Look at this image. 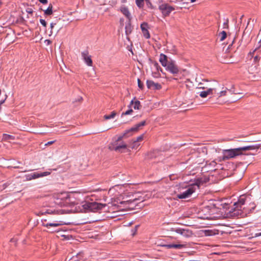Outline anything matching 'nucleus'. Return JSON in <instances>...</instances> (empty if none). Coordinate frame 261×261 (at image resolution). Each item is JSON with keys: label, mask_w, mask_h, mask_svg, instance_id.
<instances>
[{"label": "nucleus", "mask_w": 261, "mask_h": 261, "mask_svg": "<svg viewBox=\"0 0 261 261\" xmlns=\"http://www.w3.org/2000/svg\"><path fill=\"white\" fill-rule=\"evenodd\" d=\"M241 154H242L240 147L234 149H225L223 150V156L219 157L218 160L220 162L225 161Z\"/></svg>", "instance_id": "obj_1"}, {"label": "nucleus", "mask_w": 261, "mask_h": 261, "mask_svg": "<svg viewBox=\"0 0 261 261\" xmlns=\"http://www.w3.org/2000/svg\"><path fill=\"white\" fill-rule=\"evenodd\" d=\"M129 135L124 136L123 134L122 136H119L116 140L113 141L109 148L112 150L121 152V149H125L127 147V145L122 141V139L123 138L127 137Z\"/></svg>", "instance_id": "obj_2"}, {"label": "nucleus", "mask_w": 261, "mask_h": 261, "mask_svg": "<svg viewBox=\"0 0 261 261\" xmlns=\"http://www.w3.org/2000/svg\"><path fill=\"white\" fill-rule=\"evenodd\" d=\"M105 206V204H101L95 202H87L83 205L85 209L92 212H95L97 210H101Z\"/></svg>", "instance_id": "obj_3"}, {"label": "nucleus", "mask_w": 261, "mask_h": 261, "mask_svg": "<svg viewBox=\"0 0 261 261\" xmlns=\"http://www.w3.org/2000/svg\"><path fill=\"white\" fill-rule=\"evenodd\" d=\"M123 196L122 195H120L119 197L116 198H112V200H114V201H112V204L114 205H116L118 204H126L129 203H131L136 200H137L136 198H133V199H126L124 200V198L122 197Z\"/></svg>", "instance_id": "obj_4"}, {"label": "nucleus", "mask_w": 261, "mask_h": 261, "mask_svg": "<svg viewBox=\"0 0 261 261\" xmlns=\"http://www.w3.org/2000/svg\"><path fill=\"white\" fill-rule=\"evenodd\" d=\"M159 10L161 11L164 17L169 16L171 12L175 9L168 4H163L161 5L159 7Z\"/></svg>", "instance_id": "obj_5"}, {"label": "nucleus", "mask_w": 261, "mask_h": 261, "mask_svg": "<svg viewBox=\"0 0 261 261\" xmlns=\"http://www.w3.org/2000/svg\"><path fill=\"white\" fill-rule=\"evenodd\" d=\"M50 174V172H44L41 173L34 172L31 174L25 175V177L27 180H31L32 179H36L39 177L45 176Z\"/></svg>", "instance_id": "obj_6"}, {"label": "nucleus", "mask_w": 261, "mask_h": 261, "mask_svg": "<svg viewBox=\"0 0 261 261\" xmlns=\"http://www.w3.org/2000/svg\"><path fill=\"white\" fill-rule=\"evenodd\" d=\"M195 191L194 186L189 187L185 191L178 194L177 197L179 199H185L189 197Z\"/></svg>", "instance_id": "obj_7"}, {"label": "nucleus", "mask_w": 261, "mask_h": 261, "mask_svg": "<svg viewBox=\"0 0 261 261\" xmlns=\"http://www.w3.org/2000/svg\"><path fill=\"white\" fill-rule=\"evenodd\" d=\"M166 70L169 71L173 74H176L178 73L179 70L178 66L175 64V62L173 60L168 63L167 66L165 67Z\"/></svg>", "instance_id": "obj_8"}, {"label": "nucleus", "mask_w": 261, "mask_h": 261, "mask_svg": "<svg viewBox=\"0 0 261 261\" xmlns=\"http://www.w3.org/2000/svg\"><path fill=\"white\" fill-rule=\"evenodd\" d=\"M145 121H142L138 124H137L135 126L132 127L130 129L125 130V132L123 133V136H126V135H132L131 134L133 132H137L141 127L145 125Z\"/></svg>", "instance_id": "obj_9"}, {"label": "nucleus", "mask_w": 261, "mask_h": 261, "mask_svg": "<svg viewBox=\"0 0 261 261\" xmlns=\"http://www.w3.org/2000/svg\"><path fill=\"white\" fill-rule=\"evenodd\" d=\"M145 121H142L138 124H137L135 126L132 127L130 129L125 130V132L123 133V136H126V135H132L131 134L133 132H137L141 127L145 125Z\"/></svg>", "instance_id": "obj_10"}, {"label": "nucleus", "mask_w": 261, "mask_h": 261, "mask_svg": "<svg viewBox=\"0 0 261 261\" xmlns=\"http://www.w3.org/2000/svg\"><path fill=\"white\" fill-rule=\"evenodd\" d=\"M145 121H142L138 124H137L135 126L132 127L130 129L125 130V132L123 133V136H126V135H132L131 134L133 132H137L141 127L145 125Z\"/></svg>", "instance_id": "obj_11"}, {"label": "nucleus", "mask_w": 261, "mask_h": 261, "mask_svg": "<svg viewBox=\"0 0 261 261\" xmlns=\"http://www.w3.org/2000/svg\"><path fill=\"white\" fill-rule=\"evenodd\" d=\"M81 55L86 64L89 66H92L93 62L91 56L89 55L88 51L87 50L84 51L81 53Z\"/></svg>", "instance_id": "obj_12"}, {"label": "nucleus", "mask_w": 261, "mask_h": 261, "mask_svg": "<svg viewBox=\"0 0 261 261\" xmlns=\"http://www.w3.org/2000/svg\"><path fill=\"white\" fill-rule=\"evenodd\" d=\"M66 223L62 220H55L52 222L43 223V226L49 228V227H57L65 224Z\"/></svg>", "instance_id": "obj_13"}, {"label": "nucleus", "mask_w": 261, "mask_h": 261, "mask_svg": "<svg viewBox=\"0 0 261 261\" xmlns=\"http://www.w3.org/2000/svg\"><path fill=\"white\" fill-rule=\"evenodd\" d=\"M146 84L148 88L153 90H159L162 88V86L160 84L154 83L152 81H147Z\"/></svg>", "instance_id": "obj_14"}, {"label": "nucleus", "mask_w": 261, "mask_h": 261, "mask_svg": "<svg viewBox=\"0 0 261 261\" xmlns=\"http://www.w3.org/2000/svg\"><path fill=\"white\" fill-rule=\"evenodd\" d=\"M172 60L169 59L167 56L163 54H160L159 61L164 67L167 66L169 63Z\"/></svg>", "instance_id": "obj_15"}, {"label": "nucleus", "mask_w": 261, "mask_h": 261, "mask_svg": "<svg viewBox=\"0 0 261 261\" xmlns=\"http://www.w3.org/2000/svg\"><path fill=\"white\" fill-rule=\"evenodd\" d=\"M141 29L143 34V36L147 39L150 38V34L147 30L148 24L146 22H143L141 24Z\"/></svg>", "instance_id": "obj_16"}, {"label": "nucleus", "mask_w": 261, "mask_h": 261, "mask_svg": "<svg viewBox=\"0 0 261 261\" xmlns=\"http://www.w3.org/2000/svg\"><path fill=\"white\" fill-rule=\"evenodd\" d=\"M120 11L129 20L131 19V14L128 8L122 6L120 7Z\"/></svg>", "instance_id": "obj_17"}, {"label": "nucleus", "mask_w": 261, "mask_h": 261, "mask_svg": "<svg viewBox=\"0 0 261 261\" xmlns=\"http://www.w3.org/2000/svg\"><path fill=\"white\" fill-rule=\"evenodd\" d=\"M163 246L165 247L167 249H170L173 248L175 249H180L183 248H186L187 247V244H166L163 245Z\"/></svg>", "instance_id": "obj_18"}, {"label": "nucleus", "mask_w": 261, "mask_h": 261, "mask_svg": "<svg viewBox=\"0 0 261 261\" xmlns=\"http://www.w3.org/2000/svg\"><path fill=\"white\" fill-rule=\"evenodd\" d=\"M135 99L136 98H134V99L130 101L129 107L130 108L132 106L134 109L139 110L141 107V103L139 100H135Z\"/></svg>", "instance_id": "obj_19"}, {"label": "nucleus", "mask_w": 261, "mask_h": 261, "mask_svg": "<svg viewBox=\"0 0 261 261\" xmlns=\"http://www.w3.org/2000/svg\"><path fill=\"white\" fill-rule=\"evenodd\" d=\"M214 90V88H208L207 89V90L201 92L199 95L202 98L206 97L208 95H211L213 93Z\"/></svg>", "instance_id": "obj_20"}, {"label": "nucleus", "mask_w": 261, "mask_h": 261, "mask_svg": "<svg viewBox=\"0 0 261 261\" xmlns=\"http://www.w3.org/2000/svg\"><path fill=\"white\" fill-rule=\"evenodd\" d=\"M259 148V146H257V145H249V146L240 147V149H241L242 154H243V151L257 149H258Z\"/></svg>", "instance_id": "obj_21"}, {"label": "nucleus", "mask_w": 261, "mask_h": 261, "mask_svg": "<svg viewBox=\"0 0 261 261\" xmlns=\"http://www.w3.org/2000/svg\"><path fill=\"white\" fill-rule=\"evenodd\" d=\"M245 202V197L244 196H241L239 199L238 201L234 203V205H236V208L238 209H241L242 205L244 204Z\"/></svg>", "instance_id": "obj_22"}, {"label": "nucleus", "mask_w": 261, "mask_h": 261, "mask_svg": "<svg viewBox=\"0 0 261 261\" xmlns=\"http://www.w3.org/2000/svg\"><path fill=\"white\" fill-rule=\"evenodd\" d=\"M125 29V34L127 36H128L132 33V30H133V27L130 22H128V23H127L126 24Z\"/></svg>", "instance_id": "obj_23"}, {"label": "nucleus", "mask_w": 261, "mask_h": 261, "mask_svg": "<svg viewBox=\"0 0 261 261\" xmlns=\"http://www.w3.org/2000/svg\"><path fill=\"white\" fill-rule=\"evenodd\" d=\"M181 235L186 238H189L192 236V233L191 231L188 229H183Z\"/></svg>", "instance_id": "obj_24"}, {"label": "nucleus", "mask_w": 261, "mask_h": 261, "mask_svg": "<svg viewBox=\"0 0 261 261\" xmlns=\"http://www.w3.org/2000/svg\"><path fill=\"white\" fill-rule=\"evenodd\" d=\"M140 145V143L138 142L136 140H133L129 145V147L133 149H137Z\"/></svg>", "instance_id": "obj_25"}, {"label": "nucleus", "mask_w": 261, "mask_h": 261, "mask_svg": "<svg viewBox=\"0 0 261 261\" xmlns=\"http://www.w3.org/2000/svg\"><path fill=\"white\" fill-rule=\"evenodd\" d=\"M2 139L4 141H10L11 140H14V137L13 136L8 134H4Z\"/></svg>", "instance_id": "obj_26"}, {"label": "nucleus", "mask_w": 261, "mask_h": 261, "mask_svg": "<svg viewBox=\"0 0 261 261\" xmlns=\"http://www.w3.org/2000/svg\"><path fill=\"white\" fill-rule=\"evenodd\" d=\"M53 13V6L50 4L47 9L44 10V14L46 15H50Z\"/></svg>", "instance_id": "obj_27"}, {"label": "nucleus", "mask_w": 261, "mask_h": 261, "mask_svg": "<svg viewBox=\"0 0 261 261\" xmlns=\"http://www.w3.org/2000/svg\"><path fill=\"white\" fill-rule=\"evenodd\" d=\"M208 88H211L210 86L206 84L204 85L203 83H199L198 85L197 88L198 89H207Z\"/></svg>", "instance_id": "obj_28"}, {"label": "nucleus", "mask_w": 261, "mask_h": 261, "mask_svg": "<svg viewBox=\"0 0 261 261\" xmlns=\"http://www.w3.org/2000/svg\"><path fill=\"white\" fill-rule=\"evenodd\" d=\"M116 113L115 111H113L110 115H106L104 116V118L106 120L114 118L116 116Z\"/></svg>", "instance_id": "obj_29"}, {"label": "nucleus", "mask_w": 261, "mask_h": 261, "mask_svg": "<svg viewBox=\"0 0 261 261\" xmlns=\"http://www.w3.org/2000/svg\"><path fill=\"white\" fill-rule=\"evenodd\" d=\"M136 4L139 8H142L144 6V0H136Z\"/></svg>", "instance_id": "obj_30"}, {"label": "nucleus", "mask_w": 261, "mask_h": 261, "mask_svg": "<svg viewBox=\"0 0 261 261\" xmlns=\"http://www.w3.org/2000/svg\"><path fill=\"white\" fill-rule=\"evenodd\" d=\"M219 37H220V40L221 41H223L226 38V33L225 31H222L219 34Z\"/></svg>", "instance_id": "obj_31"}, {"label": "nucleus", "mask_w": 261, "mask_h": 261, "mask_svg": "<svg viewBox=\"0 0 261 261\" xmlns=\"http://www.w3.org/2000/svg\"><path fill=\"white\" fill-rule=\"evenodd\" d=\"M60 196H61V197L60 198V199H65L66 203H68L67 200H69V198L67 193H62Z\"/></svg>", "instance_id": "obj_32"}, {"label": "nucleus", "mask_w": 261, "mask_h": 261, "mask_svg": "<svg viewBox=\"0 0 261 261\" xmlns=\"http://www.w3.org/2000/svg\"><path fill=\"white\" fill-rule=\"evenodd\" d=\"M183 229L184 228H172L171 229V231H174L177 233L181 234Z\"/></svg>", "instance_id": "obj_33"}, {"label": "nucleus", "mask_w": 261, "mask_h": 261, "mask_svg": "<svg viewBox=\"0 0 261 261\" xmlns=\"http://www.w3.org/2000/svg\"><path fill=\"white\" fill-rule=\"evenodd\" d=\"M57 24V22H51L50 24V34H49V36L51 35L53 33V29L55 27V26Z\"/></svg>", "instance_id": "obj_34"}, {"label": "nucleus", "mask_w": 261, "mask_h": 261, "mask_svg": "<svg viewBox=\"0 0 261 261\" xmlns=\"http://www.w3.org/2000/svg\"><path fill=\"white\" fill-rule=\"evenodd\" d=\"M226 90L221 91L220 93H217V95L219 97L225 96L226 95Z\"/></svg>", "instance_id": "obj_35"}, {"label": "nucleus", "mask_w": 261, "mask_h": 261, "mask_svg": "<svg viewBox=\"0 0 261 261\" xmlns=\"http://www.w3.org/2000/svg\"><path fill=\"white\" fill-rule=\"evenodd\" d=\"M133 110L132 109H130L129 110L126 111L125 112L123 113L122 114V116L123 115H130L133 113Z\"/></svg>", "instance_id": "obj_36"}, {"label": "nucleus", "mask_w": 261, "mask_h": 261, "mask_svg": "<svg viewBox=\"0 0 261 261\" xmlns=\"http://www.w3.org/2000/svg\"><path fill=\"white\" fill-rule=\"evenodd\" d=\"M143 138H144V135L142 134V135H140V136H139L138 137H137V139L135 140L136 141H137L138 142L140 143L143 140Z\"/></svg>", "instance_id": "obj_37"}, {"label": "nucleus", "mask_w": 261, "mask_h": 261, "mask_svg": "<svg viewBox=\"0 0 261 261\" xmlns=\"http://www.w3.org/2000/svg\"><path fill=\"white\" fill-rule=\"evenodd\" d=\"M138 86L141 89L143 88V84L139 79H138Z\"/></svg>", "instance_id": "obj_38"}, {"label": "nucleus", "mask_w": 261, "mask_h": 261, "mask_svg": "<svg viewBox=\"0 0 261 261\" xmlns=\"http://www.w3.org/2000/svg\"><path fill=\"white\" fill-rule=\"evenodd\" d=\"M40 23L44 27H46V25H47V23L45 21V20L43 19H40Z\"/></svg>", "instance_id": "obj_39"}, {"label": "nucleus", "mask_w": 261, "mask_h": 261, "mask_svg": "<svg viewBox=\"0 0 261 261\" xmlns=\"http://www.w3.org/2000/svg\"><path fill=\"white\" fill-rule=\"evenodd\" d=\"M228 19L227 18L226 20V22H225L223 24V28L224 29H228Z\"/></svg>", "instance_id": "obj_40"}, {"label": "nucleus", "mask_w": 261, "mask_h": 261, "mask_svg": "<svg viewBox=\"0 0 261 261\" xmlns=\"http://www.w3.org/2000/svg\"><path fill=\"white\" fill-rule=\"evenodd\" d=\"M154 66L155 67V68H156V69L159 71V69L160 70H162V69L160 67L159 64L157 63V62H155L154 63Z\"/></svg>", "instance_id": "obj_41"}, {"label": "nucleus", "mask_w": 261, "mask_h": 261, "mask_svg": "<svg viewBox=\"0 0 261 261\" xmlns=\"http://www.w3.org/2000/svg\"><path fill=\"white\" fill-rule=\"evenodd\" d=\"M55 142V141H51L48 142L47 143L45 144L44 146H47L48 145H50L53 144Z\"/></svg>", "instance_id": "obj_42"}, {"label": "nucleus", "mask_w": 261, "mask_h": 261, "mask_svg": "<svg viewBox=\"0 0 261 261\" xmlns=\"http://www.w3.org/2000/svg\"><path fill=\"white\" fill-rule=\"evenodd\" d=\"M55 211H52V210H47L45 213H47V214H54V213H55Z\"/></svg>", "instance_id": "obj_43"}, {"label": "nucleus", "mask_w": 261, "mask_h": 261, "mask_svg": "<svg viewBox=\"0 0 261 261\" xmlns=\"http://www.w3.org/2000/svg\"><path fill=\"white\" fill-rule=\"evenodd\" d=\"M39 1L43 4H47V0H39Z\"/></svg>", "instance_id": "obj_44"}, {"label": "nucleus", "mask_w": 261, "mask_h": 261, "mask_svg": "<svg viewBox=\"0 0 261 261\" xmlns=\"http://www.w3.org/2000/svg\"><path fill=\"white\" fill-rule=\"evenodd\" d=\"M259 58L258 56H255V57L254 58V60L255 61H256V62H257V61H258L259 60Z\"/></svg>", "instance_id": "obj_45"}, {"label": "nucleus", "mask_w": 261, "mask_h": 261, "mask_svg": "<svg viewBox=\"0 0 261 261\" xmlns=\"http://www.w3.org/2000/svg\"><path fill=\"white\" fill-rule=\"evenodd\" d=\"M255 237H259V236H261V232H259V233H256L255 234V236H254Z\"/></svg>", "instance_id": "obj_46"}, {"label": "nucleus", "mask_w": 261, "mask_h": 261, "mask_svg": "<svg viewBox=\"0 0 261 261\" xmlns=\"http://www.w3.org/2000/svg\"><path fill=\"white\" fill-rule=\"evenodd\" d=\"M126 2H127V0H121V2L122 3H126Z\"/></svg>", "instance_id": "obj_47"}, {"label": "nucleus", "mask_w": 261, "mask_h": 261, "mask_svg": "<svg viewBox=\"0 0 261 261\" xmlns=\"http://www.w3.org/2000/svg\"><path fill=\"white\" fill-rule=\"evenodd\" d=\"M257 48H255V49L253 51V52H252V53H250V54H252V55H253V54L254 53V52L257 50Z\"/></svg>", "instance_id": "obj_48"}, {"label": "nucleus", "mask_w": 261, "mask_h": 261, "mask_svg": "<svg viewBox=\"0 0 261 261\" xmlns=\"http://www.w3.org/2000/svg\"><path fill=\"white\" fill-rule=\"evenodd\" d=\"M150 7L151 8V9H153V6H152L151 4H150Z\"/></svg>", "instance_id": "obj_49"}, {"label": "nucleus", "mask_w": 261, "mask_h": 261, "mask_svg": "<svg viewBox=\"0 0 261 261\" xmlns=\"http://www.w3.org/2000/svg\"><path fill=\"white\" fill-rule=\"evenodd\" d=\"M192 3L195 2L196 0H190Z\"/></svg>", "instance_id": "obj_50"}, {"label": "nucleus", "mask_w": 261, "mask_h": 261, "mask_svg": "<svg viewBox=\"0 0 261 261\" xmlns=\"http://www.w3.org/2000/svg\"><path fill=\"white\" fill-rule=\"evenodd\" d=\"M257 146H259V148L261 147V144H257Z\"/></svg>", "instance_id": "obj_51"}, {"label": "nucleus", "mask_w": 261, "mask_h": 261, "mask_svg": "<svg viewBox=\"0 0 261 261\" xmlns=\"http://www.w3.org/2000/svg\"><path fill=\"white\" fill-rule=\"evenodd\" d=\"M46 41H47V43H49L50 42V41L49 40H47Z\"/></svg>", "instance_id": "obj_52"}, {"label": "nucleus", "mask_w": 261, "mask_h": 261, "mask_svg": "<svg viewBox=\"0 0 261 261\" xmlns=\"http://www.w3.org/2000/svg\"><path fill=\"white\" fill-rule=\"evenodd\" d=\"M60 30V28H59L58 30H57V32H59V30Z\"/></svg>", "instance_id": "obj_53"}, {"label": "nucleus", "mask_w": 261, "mask_h": 261, "mask_svg": "<svg viewBox=\"0 0 261 261\" xmlns=\"http://www.w3.org/2000/svg\"><path fill=\"white\" fill-rule=\"evenodd\" d=\"M60 30V28H59L58 30H57V32H59V30Z\"/></svg>", "instance_id": "obj_54"}, {"label": "nucleus", "mask_w": 261, "mask_h": 261, "mask_svg": "<svg viewBox=\"0 0 261 261\" xmlns=\"http://www.w3.org/2000/svg\"><path fill=\"white\" fill-rule=\"evenodd\" d=\"M60 30V28H59L58 30H57V32H59V30Z\"/></svg>", "instance_id": "obj_55"}, {"label": "nucleus", "mask_w": 261, "mask_h": 261, "mask_svg": "<svg viewBox=\"0 0 261 261\" xmlns=\"http://www.w3.org/2000/svg\"><path fill=\"white\" fill-rule=\"evenodd\" d=\"M204 82H207L206 80H203Z\"/></svg>", "instance_id": "obj_56"}, {"label": "nucleus", "mask_w": 261, "mask_h": 261, "mask_svg": "<svg viewBox=\"0 0 261 261\" xmlns=\"http://www.w3.org/2000/svg\"><path fill=\"white\" fill-rule=\"evenodd\" d=\"M127 204H126V205H125V204H124V205H126ZM125 207H127V206H125Z\"/></svg>", "instance_id": "obj_57"}, {"label": "nucleus", "mask_w": 261, "mask_h": 261, "mask_svg": "<svg viewBox=\"0 0 261 261\" xmlns=\"http://www.w3.org/2000/svg\"><path fill=\"white\" fill-rule=\"evenodd\" d=\"M261 42V39H260V40L259 41V43H260Z\"/></svg>", "instance_id": "obj_58"}]
</instances>
